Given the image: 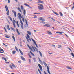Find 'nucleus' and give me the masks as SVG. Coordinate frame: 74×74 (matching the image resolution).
Listing matches in <instances>:
<instances>
[{"instance_id": "obj_1", "label": "nucleus", "mask_w": 74, "mask_h": 74, "mask_svg": "<svg viewBox=\"0 0 74 74\" xmlns=\"http://www.w3.org/2000/svg\"><path fill=\"white\" fill-rule=\"evenodd\" d=\"M5 8L6 9V11H7L6 13V14L8 16L9 15V14H10V11H9V10H8V7H7V5H5Z\"/></svg>"}, {"instance_id": "obj_2", "label": "nucleus", "mask_w": 74, "mask_h": 74, "mask_svg": "<svg viewBox=\"0 0 74 74\" xmlns=\"http://www.w3.org/2000/svg\"><path fill=\"white\" fill-rule=\"evenodd\" d=\"M40 6H38V9L39 10H42L43 8V5L41 4H38Z\"/></svg>"}, {"instance_id": "obj_3", "label": "nucleus", "mask_w": 74, "mask_h": 74, "mask_svg": "<svg viewBox=\"0 0 74 74\" xmlns=\"http://www.w3.org/2000/svg\"><path fill=\"white\" fill-rule=\"evenodd\" d=\"M20 23L21 24V26L22 29H23V23H22V20L20 21Z\"/></svg>"}, {"instance_id": "obj_4", "label": "nucleus", "mask_w": 74, "mask_h": 74, "mask_svg": "<svg viewBox=\"0 0 74 74\" xmlns=\"http://www.w3.org/2000/svg\"><path fill=\"white\" fill-rule=\"evenodd\" d=\"M12 12L14 14V16L15 17H16V12L14 10H12Z\"/></svg>"}, {"instance_id": "obj_5", "label": "nucleus", "mask_w": 74, "mask_h": 74, "mask_svg": "<svg viewBox=\"0 0 74 74\" xmlns=\"http://www.w3.org/2000/svg\"><path fill=\"white\" fill-rule=\"evenodd\" d=\"M38 66L40 70H41V71H42V66H41V65L40 64H38Z\"/></svg>"}, {"instance_id": "obj_6", "label": "nucleus", "mask_w": 74, "mask_h": 74, "mask_svg": "<svg viewBox=\"0 0 74 74\" xmlns=\"http://www.w3.org/2000/svg\"><path fill=\"white\" fill-rule=\"evenodd\" d=\"M39 20H40V21H45V19L43 18L42 17H40L39 18Z\"/></svg>"}, {"instance_id": "obj_7", "label": "nucleus", "mask_w": 74, "mask_h": 74, "mask_svg": "<svg viewBox=\"0 0 74 74\" xmlns=\"http://www.w3.org/2000/svg\"><path fill=\"white\" fill-rule=\"evenodd\" d=\"M47 71L49 74H51V73L49 71V67L48 66H47Z\"/></svg>"}, {"instance_id": "obj_8", "label": "nucleus", "mask_w": 74, "mask_h": 74, "mask_svg": "<svg viewBox=\"0 0 74 74\" xmlns=\"http://www.w3.org/2000/svg\"><path fill=\"white\" fill-rule=\"evenodd\" d=\"M24 5H25V6H27V7H29V8H32V7H30V5H28V4H27V3H25L24 4Z\"/></svg>"}, {"instance_id": "obj_9", "label": "nucleus", "mask_w": 74, "mask_h": 74, "mask_svg": "<svg viewBox=\"0 0 74 74\" xmlns=\"http://www.w3.org/2000/svg\"><path fill=\"white\" fill-rule=\"evenodd\" d=\"M38 3H42L43 4L44 2L43 1H41L40 0H39L38 1Z\"/></svg>"}, {"instance_id": "obj_10", "label": "nucleus", "mask_w": 74, "mask_h": 74, "mask_svg": "<svg viewBox=\"0 0 74 74\" xmlns=\"http://www.w3.org/2000/svg\"><path fill=\"white\" fill-rule=\"evenodd\" d=\"M44 26H46L47 27H50V25L49 24H45V25H44Z\"/></svg>"}, {"instance_id": "obj_11", "label": "nucleus", "mask_w": 74, "mask_h": 74, "mask_svg": "<svg viewBox=\"0 0 74 74\" xmlns=\"http://www.w3.org/2000/svg\"><path fill=\"white\" fill-rule=\"evenodd\" d=\"M47 33H48V34H49V35H52V34L51 33V32L48 31H47Z\"/></svg>"}, {"instance_id": "obj_12", "label": "nucleus", "mask_w": 74, "mask_h": 74, "mask_svg": "<svg viewBox=\"0 0 74 74\" xmlns=\"http://www.w3.org/2000/svg\"><path fill=\"white\" fill-rule=\"evenodd\" d=\"M21 57L22 59V60H23L24 61H25L26 60H25V58H24L22 56H21Z\"/></svg>"}, {"instance_id": "obj_13", "label": "nucleus", "mask_w": 74, "mask_h": 74, "mask_svg": "<svg viewBox=\"0 0 74 74\" xmlns=\"http://www.w3.org/2000/svg\"><path fill=\"white\" fill-rule=\"evenodd\" d=\"M5 37H6V38H10V36H9L6 34H5Z\"/></svg>"}, {"instance_id": "obj_14", "label": "nucleus", "mask_w": 74, "mask_h": 74, "mask_svg": "<svg viewBox=\"0 0 74 74\" xmlns=\"http://www.w3.org/2000/svg\"><path fill=\"white\" fill-rule=\"evenodd\" d=\"M16 30L18 35H20V33H19V30H18V29L17 28L16 29Z\"/></svg>"}, {"instance_id": "obj_15", "label": "nucleus", "mask_w": 74, "mask_h": 74, "mask_svg": "<svg viewBox=\"0 0 74 74\" xmlns=\"http://www.w3.org/2000/svg\"><path fill=\"white\" fill-rule=\"evenodd\" d=\"M18 11H19L20 12H21V13H22V11L21 10V8H18Z\"/></svg>"}, {"instance_id": "obj_16", "label": "nucleus", "mask_w": 74, "mask_h": 74, "mask_svg": "<svg viewBox=\"0 0 74 74\" xmlns=\"http://www.w3.org/2000/svg\"><path fill=\"white\" fill-rule=\"evenodd\" d=\"M2 59H3V60H5V62H7V59L6 58H5L3 57L2 58Z\"/></svg>"}, {"instance_id": "obj_17", "label": "nucleus", "mask_w": 74, "mask_h": 74, "mask_svg": "<svg viewBox=\"0 0 74 74\" xmlns=\"http://www.w3.org/2000/svg\"><path fill=\"white\" fill-rule=\"evenodd\" d=\"M12 38L14 40V42H15V37H14V36H12Z\"/></svg>"}, {"instance_id": "obj_18", "label": "nucleus", "mask_w": 74, "mask_h": 74, "mask_svg": "<svg viewBox=\"0 0 74 74\" xmlns=\"http://www.w3.org/2000/svg\"><path fill=\"white\" fill-rule=\"evenodd\" d=\"M23 14L25 16L26 15V10H24Z\"/></svg>"}, {"instance_id": "obj_19", "label": "nucleus", "mask_w": 74, "mask_h": 74, "mask_svg": "<svg viewBox=\"0 0 74 74\" xmlns=\"http://www.w3.org/2000/svg\"><path fill=\"white\" fill-rule=\"evenodd\" d=\"M8 17L9 18V19L11 21H12V22L13 21L12 19V18H11V17H10V16H8Z\"/></svg>"}, {"instance_id": "obj_20", "label": "nucleus", "mask_w": 74, "mask_h": 74, "mask_svg": "<svg viewBox=\"0 0 74 74\" xmlns=\"http://www.w3.org/2000/svg\"><path fill=\"white\" fill-rule=\"evenodd\" d=\"M19 51L20 53H21V55H23V52H22V51H21V49H19Z\"/></svg>"}, {"instance_id": "obj_21", "label": "nucleus", "mask_w": 74, "mask_h": 74, "mask_svg": "<svg viewBox=\"0 0 74 74\" xmlns=\"http://www.w3.org/2000/svg\"><path fill=\"white\" fill-rule=\"evenodd\" d=\"M7 29L9 30H10V27H9V25H7Z\"/></svg>"}, {"instance_id": "obj_22", "label": "nucleus", "mask_w": 74, "mask_h": 74, "mask_svg": "<svg viewBox=\"0 0 74 74\" xmlns=\"http://www.w3.org/2000/svg\"><path fill=\"white\" fill-rule=\"evenodd\" d=\"M21 8L22 11L24 9V8H23V6L21 5Z\"/></svg>"}, {"instance_id": "obj_23", "label": "nucleus", "mask_w": 74, "mask_h": 74, "mask_svg": "<svg viewBox=\"0 0 74 74\" xmlns=\"http://www.w3.org/2000/svg\"><path fill=\"white\" fill-rule=\"evenodd\" d=\"M26 39L27 40V41L29 42V43H30V41H29V40L27 37H26Z\"/></svg>"}, {"instance_id": "obj_24", "label": "nucleus", "mask_w": 74, "mask_h": 74, "mask_svg": "<svg viewBox=\"0 0 74 74\" xmlns=\"http://www.w3.org/2000/svg\"><path fill=\"white\" fill-rule=\"evenodd\" d=\"M27 36L28 38H30V36L27 34Z\"/></svg>"}, {"instance_id": "obj_25", "label": "nucleus", "mask_w": 74, "mask_h": 74, "mask_svg": "<svg viewBox=\"0 0 74 74\" xmlns=\"http://www.w3.org/2000/svg\"><path fill=\"white\" fill-rule=\"evenodd\" d=\"M18 18H21L22 16H21V14L20 13H18Z\"/></svg>"}, {"instance_id": "obj_26", "label": "nucleus", "mask_w": 74, "mask_h": 74, "mask_svg": "<svg viewBox=\"0 0 74 74\" xmlns=\"http://www.w3.org/2000/svg\"><path fill=\"white\" fill-rule=\"evenodd\" d=\"M38 59L39 60V62H40V63H41V64H42L43 63L42 62V61H41V60L40 59V58H38Z\"/></svg>"}, {"instance_id": "obj_27", "label": "nucleus", "mask_w": 74, "mask_h": 74, "mask_svg": "<svg viewBox=\"0 0 74 74\" xmlns=\"http://www.w3.org/2000/svg\"><path fill=\"white\" fill-rule=\"evenodd\" d=\"M15 53H16V51L15 50H13L12 51V53L13 54H15Z\"/></svg>"}, {"instance_id": "obj_28", "label": "nucleus", "mask_w": 74, "mask_h": 74, "mask_svg": "<svg viewBox=\"0 0 74 74\" xmlns=\"http://www.w3.org/2000/svg\"><path fill=\"white\" fill-rule=\"evenodd\" d=\"M39 52L40 56H41V57H42V53H41L40 51H39Z\"/></svg>"}, {"instance_id": "obj_29", "label": "nucleus", "mask_w": 74, "mask_h": 74, "mask_svg": "<svg viewBox=\"0 0 74 74\" xmlns=\"http://www.w3.org/2000/svg\"><path fill=\"white\" fill-rule=\"evenodd\" d=\"M53 12L54 13V14H56V15H58H58H59V14H58V13H56V12L53 11Z\"/></svg>"}, {"instance_id": "obj_30", "label": "nucleus", "mask_w": 74, "mask_h": 74, "mask_svg": "<svg viewBox=\"0 0 74 74\" xmlns=\"http://www.w3.org/2000/svg\"><path fill=\"white\" fill-rule=\"evenodd\" d=\"M15 49H16V50L18 52H19V50H18V48H17V47H15Z\"/></svg>"}, {"instance_id": "obj_31", "label": "nucleus", "mask_w": 74, "mask_h": 74, "mask_svg": "<svg viewBox=\"0 0 74 74\" xmlns=\"http://www.w3.org/2000/svg\"><path fill=\"white\" fill-rule=\"evenodd\" d=\"M59 14L60 16H63V14H62V13L61 12H60Z\"/></svg>"}, {"instance_id": "obj_32", "label": "nucleus", "mask_w": 74, "mask_h": 74, "mask_svg": "<svg viewBox=\"0 0 74 74\" xmlns=\"http://www.w3.org/2000/svg\"><path fill=\"white\" fill-rule=\"evenodd\" d=\"M27 32L28 34H29V35H31V32H30L28 31Z\"/></svg>"}, {"instance_id": "obj_33", "label": "nucleus", "mask_w": 74, "mask_h": 74, "mask_svg": "<svg viewBox=\"0 0 74 74\" xmlns=\"http://www.w3.org/2000/svg\"><path fill=\"white\" fill-rule=\"evenodd\" d=\"M43 63H44V65H45V67H47V64L46 63H45V62H43Z\"/></svg>"}, {"instance_id": "obj_34", "label": "nucleus", "mask_w": 74, "mask_h": 74, "mask_svg": "<svg viewBox=\"0 0 74 74\" xmlns=\"http://www.w3.org/2000/svg\"><path fill=\"white\" fill-rule=\"evenodd\" d=\"M30 53L33 56H34V55L33 54V53L32 51H30Z\"/></svg>"}, {"instance_id": "obj_35", "label": "nucleus", "mask_w": 74, "mask_h": 74, "mask_svg": "<svg viewBox=\"0 0 74 74\" xmlns=\"http://www.w3.org/2000/svg\"><path fill=\"white\" fill-rule=\"evenodd\" d=\"M11 29H12V30H13V31H15V29L12 27H11Z\"/></svg>"}, {"instance_id": "obj_36", "label": "nucleus", "mask_w": 74, "mask_h": 74, "mask_svg": "<svg viewBox=\"0 0 74 74\" xmlns=\"http://www.w3.org/2000/svg\"><path fill=\"white\" fill-rule=\"evenodd\" d=\"M25 22L26 25H27V26H28V24H27V21L26 20H25Z\"/></svg>"}, {"instance_id": "obj_37", "label": "nucleus", "mask_w": 74, "mask_h": 74, "mask_svg": "<svg viewBox=\"0 0 74 74\" xmlns=\"http://www.w3.org/2000/svg\"><path fill=\"white\" fill-rule=\"evenodd\" d=\"M49 18H50V19H52V20H53V21H54V22H55V21H55V19L52 18H51V17H49Z\"/></svg>"}, {"instance_id": "obj_38", "label": "nucleus", "mask_w": 74, "mask_h": 74, "mask_svg": "<svg viewBox=\"0 0 74 74\" xmlns=\"http://www.w3.org/2000/svg\"><path fill=\"white\" fill-rule=\"evenodd\" d=\"M32 48L33 49L34 52H36V50H35V49H34V47H33L32 46Z\"/></svg>"}, {"instance_id": "obj_39", "label": "nucleus", "mask_w": 74, "mask_h": 74, "mask_svg": "<svg viewBox=\"0 0 74 74\" xmlns=\"http://www.w3.org/2000/svg\"><path fill=\"white\" fill-rule=\"evenodd\" d=\"M67 68L68 69H70V70H72V69L71 68H70L69 66L67 67Z\"/></svg>"}, {"instance_id": "obj_40", "label": "nucleus", "mask_w": 74, "mask_h": 74, "mask_svg": "<svg viewBox=\"0 0 74 74\" xmlns=\"http://www.w3.org/2000/svg\"><path fill=\"white\" fill-rule=\"evenodd\" d=\"M41 23H43V24H45V22L44 21H41L40 22Z\"/></svg>"}, {"instance_id": "obj_41", "label": "nucleus", "mask_w": 74, "mask_h": 74, "mask_svg": "<svg viewBox=\"0 0 74 74\" xmlns=\"http://www.w3.org/2000/svg\"><path fill=\"white\" fill-rule=\"evenodd\" d=\"M27 47H28V48H29V49H32V48L30 47V46H29V45L28 44L27 45Z\"/></svg>"}, {"instance_id": "obj_42", "label": "nucleus", "mask_w": 74, "mask_h": 74, "mask_svg": "<svg viewBox=\"0 0 74 74\" xmlns=\"http://www.w3.org/2000/svg\"><path fill=\"white\" fill-rule=\"evenodd\" d=\"M13 26H14V27H16L15 26V23L13 22Z\"/></svg>"}, {"instance_id": "obj_43", "label": "nucleus", "mask_w": 74, "mask_h": 74, "mask_svg": "<svg viewBox=\"0 0 74 74\" xmlns=\"http://www.w3.org/2000/svg\"><path fill=\"white\" fill-rule=\"evenodd\" d=\"M68 49L69 50V51H71V49L69 47H68Z\"/></svg>"}, {"instance_id": "obj_44", "label": "nucleus", "mask_w": 74, "mask_h": 74, "mask_svg": "<svg viewBox=\"0 0 74 74\" xmlns=\"http://www.w3.org/2000/svg\"><path fill=\"white\" fill-rule=\"evenodd\" d=\"M13 22H14V23H15V22H16V21H15V20H14V18H13Z\"/></svg>"}, {"instance_id": "obj_45", "label": "nucleus", "mask_w": 74, "mask_h": 74, "mask_svg": "<svg viewBox=\"0 0 74 74\" xmlns=\"http://www.w3.org/2000/svg\"><path fill=\"white\" fill-rule=\"evenodd\" d=\"M3 44L4 45H5V47H7V45L4 44V43H3Z\"/></svg>"}, {"instance_id": "obj_46", "label": "nucleus", "mask_w": 74, "mask_h": 74, "mask_svg": "<svg viewBox=\"0 0 74 74\" xmlns=\"http://www.w3.org/2000/svg\"><path fill=\"white\" fill-rule=\"evenodd\" d=\"M34 14H40V13H34Z\"/></svg>"}, {"instance_id": "obj_47", "label": "nucleus", "mask_w": 74, "mask_h": 74, "mask_svg": "<svg viewBox=\"0 0 74 74\" xmlns=\"http://www.w3.org/2000/svg\"><path fill=\"white\" fill-rule=\"evenodd\" d=\"M1 49V51H3V52H4V51L2 49H1V48H0Z\"/></svg>"}, {"instance_id": "obj_48", "label": "nucleus", "mask_w": 74, "mask_h": 74, "mask_svg": "<svg viewBox=\"0 0 74 74\" xmlns=\"http://www.w3.org/2000/svg\"><path fill=\"white\" fill-rule=\"evenodd\" d=\"M33 60H34V62H36V58H33Z\"/></svg>"}, {"instance_id": "obj_49", "label": "nucleus", "mask_w": 74, "mask_h": 74, "mask_svg": "<svg viewBox=\"0 0 74 74\" xmlns=\"http://www.w3.org/2000/svg\"><path fill=\"white\" fill-rule=\"evenodd\" d=\"M71 54V55H72V56H73V57H74V54L73 53H72Z\"/></svg>"}, {"instance_id": "obj_50", "label": "nucleus", "mask_w": 74, "mask_h": 74, "mask_svg": "<svg viewBox=\"0 0 74 74\" xmlns=\"http://www.w3.org/2000/svg\"><path fill=\"white\" fill-rule=\"evenodd\" d=\"M58 47H60V48H62V45H58Z\"/></svg>"}, {"instance_id": "obj_51", "label": "nucleus", "mask_w": 74, "mask_h": 74, "mask_svg": "<svg viewBox=\"0 0 74 74\" xmlns=\"http://www.w3.org/2000/svg\"><path fill=\"white\" fill-rule=\"evenodd\" d=\"M12 66H13V67H15V66L14 64H12Z\"/></svg>"}, {"instance_id": "obj_52", "label": "nucleus", "mask_w": 74, "mask_h": 74, "mask_svg": "<svg viewBox=\"0 0 74 74\" xmlns=\"http://www.w3.org/2000/svg\"><path fill=\"white\" fill-rule=\"evenodd\" d=\"M21 18H23V19L24 18L23 17V15H22V16H21Z\"/></svg>"}, {"instance_id": "obj_53", "label": "nucleus", "mask_w": 74, "mask_h": 74, "mask_svg": "<svg viewBox=\"0 0 74 74\" xmlns=\"http://www.w3.org/2000/svg\"><path fill=\"white\" fill-rule=\"evenodd\" d=\"M35 45H36V46L37 48H38V47L37 46V44H36Z\"/></svg>"}, {"instance_id": "obj_54", "label": "nucleus", "mask_w": 74, "mask_h": 74, "mask_svg": "<svg viewBox=\"0 0 74 74\" xmlns=\"http://www.w3.org/2000/svg\"><path fill=\"white\" fill-rule=\"evenodd\" d=\"M8 3H10V0H8Z\"/></svg>"}, {"instance_id": "obj_55", "label": "nucleus", "mask_w": 74, "mask_h": 74, "mask_svg": "<svg viewBox=\"0 0 74 74\" xmlns=\"http://www.w3.org/2000/svg\"><path fill=\"white\" fill-rule=\"evenodd\" d=\"M29 63H30V62H31V60H30V59H29Z\"/></svg>"}, {"instance_id": "obj_56", "label": "nucleus", "mask_w": 74, "mask_h": 74, "mask_svg": "<svg viewBox=\"0 0 74 74\" xmlns=\"http://www.w3.org/2000/svg\"><path fill=\"white\" fill-rule=\"evenodd\" d=\"M4 29L5 31L7 32V30H6V29H5V27H4Z\"/></svg>"}, {"instance_id": "obj_57", "label": "nucleus", "mask_w": 74, "mask_h": 74, "mask_svg": "<svg viewBox=\"0 0 74 74\" xmlns=\"http://www.w3.org/2000/svg\"><path fill=\"white\" fill-rule=\"evenodd\" d=\"M33 42L35 44H36V41H35V40H34Z\"/></svg>"}, {"instance_id": "obj_58", "label": "nucleus", "mask_w": 74, "mask_h": 74, "mask_svg": "<svg viewBox=\"0 0 74 74\" xmlns=\"http://www.w3.org/2000/svg\"><path fill=\"white\" fill-rule=\"evenodd\" d=\"M34 18H37V17L36 16H35Z\"/></svg>"}, {"instance_id": "obj_59", "label": "nucleus", "mask_w": 74, "mask_h": 74, "mask_svg": "<svg viewBox=\"0 0 74 74\" xmlns=\"http://www.w3.org/2000/svg\"><path fill=\"white\" fill-rule=\"evenodd\" d=\"M18 63H21V61H18Z\"/></svg>"}, {"instance_id": "obj_60", "label": "nucleus", "mask_w": 74, "mask_h": 74, "mask_svg": "<svg viewBox=\"0 0 74 74\" xmlns=\"http://www.w3.org/2000/svg\"><path fill=\"white\" fill-rule=\"evenodd\" d=\"M49 53V54H51V55H52V53H51L49 52V53Z\"/></svg>"}, {"instance_id": "obj_61", "label": "nucleus", "mask_w": 74, "mask_h": 74, "mask_svg": "<svg viewBox=\"0 0 74 74\" xmlns=\"http://www.w3.org/2000/svg\"><path fill=\"white\" fill-rule=\"evenodd\" d=\"M10 68H11V69H12V66H11V65L10 66Z\"/></svg>"}, {"instance_id": "obj_62", "label": "nucleus", "mask_w": 74, "mask_h": 74, "mask_svg": "<svg viewBox=\"0 0 74 74\" xmlns=\"http://www.w3.org/2000/svg\"><path fill=\"white\" fill-rule=\"evenodd\" d=\"M31 40H32V41H34V40H33V38H31Z\"/></svg>"}, {"instance_id": "obj_63", "label": "nucleus", "mask_w": 74, "mask_h": 74, "mask_svg": "<svg viewBox=\"0 0 74 74\" xmlns=\"http://www.w3.org/2000/svg\"><path fill=\"white\" fill-rule=\"evenodd\" d=\"M51 45L53 46V47H55V45Z\"/></svg>"}, {"instance_id": "obj_64", "label": "nucleus", "mask_w": 74, "mask_h": 74, "mask_svg": "<svg viewBox=\"0 0 74 74\" xmlns=\"http://www.w3.org/2000/svg\"><path fill=\"white\" fill-rule=\"evenodd\" d=\"M44 74H47V73H46V72L45 71H44Z\"/></svg>"}]
</instances>
